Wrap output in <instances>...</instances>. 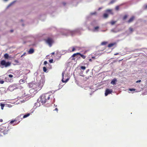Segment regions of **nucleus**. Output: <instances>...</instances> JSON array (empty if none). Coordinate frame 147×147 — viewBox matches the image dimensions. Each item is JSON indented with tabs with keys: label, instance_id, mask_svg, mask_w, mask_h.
<instances>
[{
	"label": "nucleus",
	"instance_id": "obj_5",
	"mask_svg": "<svg viewBox=\"0 0 147 147\" xmlns=\"http://www.w3.org/2000/svg\"><path fill=\"white\" fill-rule=\"evenodd\" d=\"M18 86L17 84H14L10 86L9 87V89L10 91H13L14 89L18 88Z\"/></svg>",
	"mask_w": 147,
	"mask_h": 147
},
{
	"label": "nucleus",
	"instance_id": "obj_22",
	"mask_svg": "<svg viewBox=\"0 0 147 147\" xmlns=\"http://www.w3.org/2000/svg\"><path fill=\"white\" fill-rule=\"evenodd\" d=\"M1 109H2V110H3V107H4L5 106V105L4 104H1Z\"/></svg>",
	"mask_w": 147,
	"mask_h": 147
},
{
	"label": "nucleus",
	"instance_id": "obj_6",
	"mask_svg": "<svg viewBox=\"0 0 147 147\" xmlns=\"http://www.w3.org/2000/svg\"><path fill=\"white\" fill-rule=\"evenodd\" d=\"M46 42L51 47L53 42V40L52 38H49L46 40Z\"/></svg>",
	"mask_w": 147,
	"mask_h": 147
},
{
	"label": "nucleus",
	"instance_id": "obj_10",
	"mask_svg": "<svg viewBox=\"0 0 147 147\" xmlns=\"http://www.w3.org/2000/svg\"><path fill=\"white\" fill-rule=\"evenodd\" d=\"M116 43L115 42L113 43H111L108 45V47L109 48L111 47L114 46L116 45Z\"/></svg>",
	"mask_w": 147,
	"mask_h": 147
},
{
	"label": "nucleus",
	"instance_id": "obj_42",
	"mask_svg": "<svg viewBox=\"0 0 147 147\" xmlns=\"http://www.w3.org/2000/svg\"><path fill=\"white\" fill-rule=\"evenodd\" d=\"M89 61H92V60L91 59H89Z\"/></svg>",
	"mask_w": 147,
	"mask_h": 147
},
{
	"label": "nucleus",
	"instance_id": "obj_33",
	"mask_svg": "<svg viewBox=\"0 0 147 147\" xmlns=\"http://www.w3.org/2000/svg\"><path fill=\"white\" fill-rule=\"evenodd\" d=\"M8 76L10 78H12L13 77V76L11 74H9L8 75Z\"/></svg>",
	"mask_w": 147,
	"mask_h": 147
},
{
	"label": "nucleus",
	"instance_id": "obj_32",
	"mask_svg": "<svg viewBox=\"0 0 147 147\" xmlns=\"http://www.w3.org/2000/svg\"><path fill=\"white\" fill-rule=\"evenodd\" d=\"M75 50H76L75 48L74 47H73L71 51L73 52V51H74Z\"/></svg>",
	"mask_w": 147,
	"mask_h": 147
},
{
	"label": "nucleus",
	"instance_id": "obj_9",
	"mask_svg": "<svg viewBox=\"0 0 147 147\" xmlns=\"http://www.w3.org/2000/svg\"><path fill=\"white\" fill-rule=\"evenodd\" d=\"M135 19V17L134 16H132L127 21V22L130 23L132 22Z\"/></svg>",
	"mask_w": 147,
	"mask_h": 147
},
{
	"label": "nucleus",
	"instance_id": "obj_25",
	"mask_svg": "<svg viewBox=\"0 0 147 147\" xmlns=\"http://www.w3.org/2000/svg\"><path fill=\"white\" fill-rule=\"evenodd\" d=\"M127 15H125L123 18V20H125L127 18Z\"/></svg>",
	"mask_w": 147,
	"mask_h": 147
},
{
	"label": "nucleus",
	"instance_id": "obj_44",
	"mask_svg": "<svg viewBox=\"0 0 147 147\" xmlns=\"http://www.w3.org/2000/svg\"><path fill=\"white\" fill-rule=\"evenodd\" d=\"M51 54H52V55H54V54H55V52H53L52 53H51Z\"/></svg>",
	"mask_w": 147,
	"mask_h": 147
},
{
	"label": "nucleus",
	"instance_id": "obj_43",
	"mask_svg": "<svg viewBox=\"0 0 147 147\" xmlns=\"http://www.w3.org/2000/svg\"><path fill=\"white\" fill-rule=\"evenodd\" d=\"M145 9H147V5H146L145 6Z\"/></svg>",
	"mask_w": 147,
	"mask_h": 147
},
{
	"label": "nucleus",
	"instance_id": "obj_48",
	"mask_svg": "<svg viewBox=\"0 0 147 147\" xmlns=\"http://www.w3.org/2000/svg\"><path fill=\"white\" fill-rule=\"evenodd\" d=\"M4 1H8V0H4Z\"/></svg>",
	"mask_w": 147,
	"mask_h": 147
},
{
	"label": "nucleus",
	"instance_id": "obj_7",
	"mask_svg": "<svg viewBox=\"0 0 147 147\" xmlns=\"http://www.w3.org/2000/svg\"><path fill=\"white\" fill-rule=\"evenodd\" d=\"M112 92V90L111 89H107L105 90V95L107 96L108 94H111Z\"/></svg>",
	"mask_w": 147,
	"mask_h": 147
},
{
	"label": "nucleus",
	"instance_id": "obj_39",
	"mask_svg": "<svg viewBox=\"0 0 147 147\" xmlns=\"http://www.w3.org/2000/svg\"><path fill=\"white\" fill-rule=\"evenodd\" d=\"M47 62L46 61H45L44 62V64L45 65L47 64Z\"/></svg>",
	"mask_w": 147,
	"mask_h": 147
},
{
	"label": "nucleus",
	"instance_id": "obj_45",
	"mask_svg": "<svg viewBox=\"0 0 147 147\" xmlns=\"http://www.w3.org/2000/svg\"><path fill=\"white\" fill-rule=\"evenodd\" d=\"M118 54H119L118 53H115V54H114V55H118Z\"/></svg>",
	"mask_w": 147,
	"mask_h": 147
},
{
	"label": "nucleus",
	"instance_id": "obj_16",
	"mask_svg": "<svg viewBox=\"0 0 147 147\" xmlns=\"http://www.w3.org/2000/svg\"><path fill=\"white\" fill-rule=\"evenodd\" d=\"M79 55H80L81 56V57L83 59H85L86 57L85 56L82 54L80 53V54H79Z\"/></svg>",
	"mask_w": 147,
	"mask_h": 147
},
{
	"label": "nucleus",
	"instance_id": "obj_37",
	"mask_svg": "<svg viewBox=\"0 0 147 147\" xmlns=\"http://www.w3.org/2000/svg\"><path fill=\"white\" fill-rule=\"evenodd\" d=\"M69 78H68L67 79L65 80V83H66V82H67L68 81V80H69Z\"/></svg>",
	"mask_w": 147,
	"mask_h": 147
},
{
	"label": "nucleus",
	"instance_id": "obj_31",
	"mask_svg": "<svg viewBox=\"0 0 147 147\" xmlns=\"http://www.w3.org/2000/svg\"><path fill=\"white\" fill-rule=\"evenodd\" d=\"M4 82L3 80H0V83L1 84H3L4 83Z\"/></svg>",
	"mask_w": 147,
	"mask_h": 147
},
{
	"label": "nucleus",
	"instance_id": "obj_46",
	"mask_svg": "<svg viewBox=\"0 0 147 147\" xmlns=\"http://www.w3.org/2000/svg\"><path fill=\"white\" fill-rule=\"evenodd\" d=\"M11 32H13V30H11L10 31Z\"/></svg>",
	"mask_w": 147,
	"mask_h": 147
},
{
	"label": "nucleus",
	"instance_id": "obj_3",
	"mask_svg": "<svg viewBox=\"0 0 147 147\" xmlns=\"http://www.w3.org/2000/svg\"><path fill=\"white\" fill-rule=\"evenodd\" d=\"M23 115L22 114L21 115H20V116H18V117L16 118L15 119L11 120L10 122V123L11 124H13V123H14V124H13V125H16L18 124L20 121L22 120V118H20V117Z\"/></svg>",
	"mask_w": 147,
	"mask_h": 147
},
{
	"label": "nucleus",
	"instance_id": "obj_4",
	"mask_svg": "<svg viewBox=\"0 0 147 147\" xmlns=\"http://www.w3.org/2000/svg\"><path fill=\"white\" fill-rule=\"evenodd\" d=\"M0 64L1 65L7 67L11 65V63L9 62H6L5 60H3L1 61Z\"/></svg>",
	"mask_w": 147,
	"mask_h": 147
},
{
	"label": "nucleus",
	"instance_id": "obj_20",
	"mask_svg": "<svg viewBox=\"0 0 147 147\" xmlns=\"http://www.w3.org/2000/svg\"><path fill=\"white\" fill-rule=\"evenodd\" d=\"M107 42H105V41H104V42H102L101 43V45H106L107 44Z\"/></svg>",
	"mask_w": 147,
	"mask_h": 147
},
{
	"label": "nucleus",
	"instance_id": "obj_47",
	"mask_svg": "<svg viewBox=\"0 0 147 147\" xmlns=\"http://www.w3.org/2000/svg\"><path fill=\"white\" fill-rule=\"evenodd\" d=\"M92 58H93L94 59H95V57H92Z\"/></svg>",
	"mask_w": 147,
	"mask_h": 147
},
{
	"label": "nucleus",
	"instance_id": "obj_28",
	"mask_svg": "<svg viewBox=\"0 0 147 147\" xmlns=\"http://www.w3.org/2000/svg\"><path fill=\"white\" fill-rule=\"evenodd\" d=\"M14 3V2H12V3H10L8 6V7H9L10 6H11V5H12Z\"/></svg>",
	"mask_w": 147,
	"mask_h": 147
},
{
	"label": "nucleus",
	"instance_id": "obj_1",
	"mask_svg": "<svg viewBox=\"0 0 147 147\" xmlns=\"http://www.w3.org/2000/svg\"><path fill=\"white\" fill-rule=\"evenodd\" d=\"M40 100L42 104L45 103L47 101L51 102L53 103L55 102V98L53 94L49 95L48 94H43L40 97Z\"/></svg>",
	"mask_w": 147,
	"mask_h": 147
},
{
	"label": "nucleus",
	"instance_id": "obj_8",
	"mask_svg": "<svg viewBox=\"0 0 147 147\" xmlns=\"http://www.w3.org/2000/svg\"><path fill=\"white\" fill-rule=\"evenodd\" d=\"M4 58L6 59H9L11 58L10 56H9L7 53H5L4 55Z\"/></svg>",
	"mask_w": 147,
	"mask_h": 147
},
{
	"label": "nucleus",
	"instance_id": "obj_2",
	"mask_svg": "<svg viewBox=\"0 0 147 147\" xmlns=\"http://www.w3.org/2000/svg\"><path fill=\"white\" fill-rule=\"evenodd\" d=\"M45 82V81L43 79L40 80L38 83H34L33 86L34 87L36 90H40L42 88Z\"/></svg>",
	"mask_w": 147,
	"mask_h": 147
},
{
	"label": "nucleus",
	"instance_id": "obj_15",
	"mask_svg": "<svg viewBox=\"0 0 147 147\" xmlns=\"http://www.w3.org/2000/svg\"><path fill=\"white\" fill-rule=\"evenodd\" d=\"M79 54H80V53H75L72 55V57H75L77 55H79Z\"/></svg>",
	"mask_w": 147,
	"mask_h": 147
},
{
	"label": "nucleus",
	"instance_id": "obj_49",
	"mask_svg": "<svg viewBox=\"0 0 147 147\" xmlns=\"http://www.w3.org/2000/svg\"><path fill=\"white\" fill-rule=\"evenodd\" d=\"M96 13V12H95V13H94L92 14H94L95 13V14Z\"/></svg>",
	"mask_w": 147,
	"mask_h": 147
},
{
	"label": "nucleus",
	"instance_id": "obj_19",
	"mask_svg": "<svg viewBox=\"0 0 147 147\" xmlns=\"http://www.w3.org/2000/svg\"><path fill=\"white\" fill-rule=\"evenodd\" d=\"M108 15L107 13H104L103 14V17L104 18H106L108 17Z\"/></svg>",
	"mask_w": 147,
	"mask_h": 147
},
{
	"label": "nucleus",
	"instance_id": "obj_35",
	"mask_svg": "<svg viewBox=\"0 0 147 147\" xmlns=\"http://www.w3.org/2000/svg\"><path fill=\"white\" fill-rule=\"evenodd\" d=\"M53 59H50L49 60V62L50 63H53Z\"/></svg>",
	"mask_w": 147,
	"mask_h": 147
},
{
	"label": "nucleus",
	"instance_id": "obj_24",
	"mask_svg": "<svg viewBox=\"0 0 147 147\" xmlns=\"http://www.w3.org/2000/svg\"><path fill=\"white\" fill-rule=\"evenodd\" d=\"M81 69L83 70H84L86 69V67L85 66H82L81 67Z\"/></svg>",
	"mask_w": 147,
	"mask_h": 147
},
{
	"label": "nucleus",
	"instance_id": "obj_27",
	"mask_svg": "<svg viewBox=\"0 0 147 147\" xmlns=\"http://www.w3.org/2000/svg\"><path fill=\"white\" fill-rule=\"evenodd\" d=\"M115 9L116 10H118L119 9V6H117L116 7Z\"/></svg>",
	"mask_w": 147,
	"mask_h": 147
},
{
	"label": "nucleus",
	"instance_id": "obj_18",
	"mask_svg": "<svg viewBox=\"0 0 147 147\" xmlns=\"http://www.w3.org/2000/svg\"><path fill=\"white\" fill-rule=\"evenodd\" d=\"M43 70L44 72H47V68L45 67H44L43 68Z\"/></svg>",
	"mask_w": 147,
	"mask_h": 147
},
{
	"label": "nucleus",
	"instance_id": "obj_41",
	"mask_svg": "<svg viewBox=\"0 0 147 147\" xmlns=\"http://www.w3.org/2000/svg\"><path fill=\"white\" fill-rule=\"evenodd\" d=\"M3 121V120L2 119H0V122H2Z\"/></svg>",
	"mask_w": 147,
	"mask_h": 147
},
{
	"label": "nucleus",
	"instance_id": "obj_38",
	"mask_svg": "<svg viewBox=\"0 0 147 147\" xmlns=\"http://www.w3.org/2000/svg\"><path fill=\"white\" fill-rule=\"evenodd\" d=\"M141 82V80H139L136 81V82L137 83L140 82Z\"/></svg>",
	"mask_w": 147,
	"mask_h": 147
},
{
	"label": "nucleus",
	"instance_id": "obj_50",
	"mask_svg": "<svg viewBox=\"0 0 147 147\" xmlns=\"http://www.w3.org/2000/svg\"><path fill=\"white\" fill-rule=\"evenodd\" d=\"M3 67H1L2 68H3Z\"/></svg>",
	"mask_w": 147,
	"mask_h": 147
},
{
	"label": "nucleus",
	"instance_id": "obj_12",
	"mask_svg": "<svg viewBox=\"0 0 147 147\" xmlns=\"http://www.w3.org/2000/svg\"><path fill=\"white\" fill-rule=\"evenodd\" d=\"M34 52V50L33 49H30L28 53L29 54H31L33 53Z\"/></svg>",
	"mask_w": 147,
	"mask_h": 147
},
{
	"label": "nucleus",
	"instance_id": "obj_30",
	"mask_svg": "<svg viewBox=\"0 0 147 147\" xmlns=\"http://www.w3.org/2000/svg\"><path fill=\"white\" fill-rule=\"evenodd\" d=\"M115 23V22L113 21H112L111 22V24L113 25H114Z\"/></svg>",
	"mask_w": 147,
	"mask_h": 147
},
{
	"label": "nucleus",
	"instance_id": "obj_14",
	"mask_svg": "<svg viewBox=\"0 0 147 147\" xmlns=\"http://www.w3.org/2000/svg\"><path fill=\"white\" fill-rule=\"evenodd\" d=\"M30 115V114L29 113H28L26 115H24L23 116V118H25L29 116Z\"/></svg>",
	"mask_w": 147,
	"mask_h": 147
},
{
	"label": "nucleus",
	"instance_id": "obj_17",
	"mask_svg": "<svg viewBox=\"0 0 147 147\" xmlns=\"http://www.w3.org/2000/svg\"><path fill=\"white\" fill-rule=\"evenodd\" d=\"M116 1V0H112L109 3V4H111L114 3Z\"/></svg>",
	"mask_w": 147,
	"mask_h": 147
},
{
	"label": "nucleus",
	"instance_id": "obj_21",
	"mask_svg": "<svg viewBox=\"0 0 147 147\" xmlns=\"http://www.w3.org/2000/svg\"><path fill=\"white\" fill-rule=\"evenodd\" d=\"M129 30L131 32H132L134 31V29L131 27H130L129 28Z\"/></svg>",
	"mask_w": 147,
	"mask_h": 147
},
{
	"label": "nucleus",
	"instance_id": "obj_23",
	"mask_svg": "<svg viewBox=\"0 0 147 147\" xmlns=\"http://www.w3.org/2000/svg\"><path fill=\"white\" fill-rule=\"evenodd\" d=\"M62 81L63 82H64V78H63V76H64V72H63L62 73Z\"/></svg>",
	"mask_w": 147,
	"mask_h": 147
},
{
	"label": "nucleus",
	"instance_id": "obj_36",
	"mask_svg": "<svg viewBox=\"0 0 147 147\" xmlns=\"http://www.w3.org/2000/svg\"><path fill=\"white\" fill-rule=\"evenodd\" d=\"M14 62H15V63H19V61L18 60H14Z\"/></svg>",
	"mask_w": 147,
	"mask_h": 147
},
{
	"label": "nucleus",
	"instance_id": "obj_51",
	"mask_svg": "<svg viewBox=\"0 0 147 147\" xmlns=\"http://www.w3.org/2000/svg\"><path fill=\"white\" fill-rule=\"evenodd\" d=\"M122 59H121V60H120L119 61H122Z\"/></svg>",
	"mask_w": 147,
	"mask_h": 147
},
{
	"label": "nucleus",
	"instance_id": "obj_40",
	"mask_svg": "<svg viewBox=\"0 0 147 147\" xmlns=\"http://www.w3.org/2000/svg\"><path fill=\"white\" fill-rule=\"evenodd\" d=\"M54 110L56 111H57V112L58 109L57 108H56Z\"/></svg>",
	"mask_w": 147,
	"mask_h": 147
},
{
	"label": "nucleus",
	"instance_id": "obj_11",
	"mask_svg": "<svg viewBox=\"0 0 147 147\" xmlns=\"http://www.w3.org/2000/svg\"><path fill=\"white\" fill-rule=\"evenodd\" d=\"M117 81V79L114 78L111 81V83L112 84L115 85L116 84Z\"/></svg>",
	"mask_w": 147,
	"mask_h": 147
},
{
	"label": "nucleus",
	"instance_id": "obj_29",
	"mask_svg": "<svg viewBox=\"0 0 147 147\" xmlns=\"http://www.w3.org/2000/svg\"><path fill=\"white\" fill-rule=\"evenodd\" d=\"M99 27L98 26H96L94 27V30H98Z\"/></svg>",
	"mask_w": 147,
	"mask_h": 147
},
{
	"label": "nucleus",
	"instance_id": "obj_26",
	"mask_svg": "<svg viewBox=\"0 0 147 147\" xmlns=\"http://www.w3.org/2000/svg\"><path fill=\"white\" fill-rule=\"evenodd\" d=\"M129 90L130 91H135L136 90V89L134 88H132L129 89Z\"/></svg>",
	"mask_w": 147,
	"mask_h": 147
},
{
	"label": "nucleus",
	"instance_id": "obj_34",
	"mask_svg": "<svg viewBox=\"0 0 147 147\" xmlns=\"http://www.w3.org/2000/svg\"><path fill=\"white\" fill-rule=\"evenodd\" d=\"M26 54V53L25 52L21 56V57H23V56H24V55H25Z\"/></svg>",
	"mask_w": 147,
	"mask_h": 147
},
{
	"label": "nucleus",
	"instance_id": "obj_13",
	"mask_svg": "<svg viewBox=\"0 0 147 147\" xmlns=\"http://www.w3.org/2000/svg\"><path fill=\"white\" fill-rule=\"evenodd\" d=\"M106 12H107V13H109L112 15L113 14V12L112 10V9H107L106 10Z\"/></svg>",
	"mask_w": 147,
	"mask_h": 147
}]
</instances>
